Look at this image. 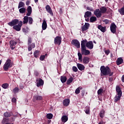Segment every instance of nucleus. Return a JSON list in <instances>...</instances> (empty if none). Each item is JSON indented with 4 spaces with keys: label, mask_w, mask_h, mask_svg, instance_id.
Returning a JSON list of instances; mask_svg holds the SVG:
<instances>
[{
    "label": "nucleus",
    "mask_w": 124,
    "mask_h": 124,
    "mask_svg": "<svg viewBox=\"0 0 124 124\" xmlns=\"http://www.w3.org/2000/svg\"><path fill=\"white\" fill-rule=\"evenodd\" d=\"M60 80L62 83L63 84V83H65V82L67 81V78H66L65 76H61Z\"/></svg>",
    "instance_id": "c85d7f7f"
},
{
    "label": "nucleus",
    "mask_w": 124,
    "mask_h": 124,
    "mask_svg": "<svg viewBox=\"0 0 124 124\" xmlns=\"http://www.w3.org/2000/svg\"><path fill=\"white\" fill-rule=\"evenodd\" d=\"M12 102H13V103H16L17 102V100L16 99V98L15 97L12 98Z\"/></svg>",
    "instance_id": "5fc2aeb1"
},
{
    "label": "nucleus",
    "mask_w": 124,
    "mask_h": 124,
    "mask_svg": "<svg viewBox=\"0 0 124 124\" xmlns=\"http://www.w3.org/2000/svg\"><path fill=\"white\" fill-rule=\"evenodd\" d=\"M29 22V16H25L23 18V24H28Z\"/></svg>",
    "instance_id": "473e14b6"
},
{
    "label": "nucleus",
    "mask_w": 124,
    "mask_h": 124,
    "mask_svg": "<svg viewBox=\"0 0 124 124\" xmlns=\"http://www.w3.org/2000/svg\"><path fill=\"white\" fill-rule=\"evenodd\" d=\"M82 62L84 64H88L90 62V58L85 56L82 59Z\"/></svg>",
    "instance_id": "2eb2a0df"
},
{
    "label": "nucleus",
    "mask_w": 124,
    "mask_h": 124,
    "mask_svg": "<svg viewBox=\"0 0 124 124\" xmlns=\"http://www.w3.org/2000/svg\"><path fill=\"white\" fill-rule=\"evenodd\" d=\"M89 28H90V23H85V24L81 27L82 31H88Z\"/></svg>",
    "instance_id": "f8f14e48"
},
{
    "label": "nucleus",
    "mask_w": 124,
    "mask_h": 124,
    "mask_svg": "<svg viewBox=\"0 0 124 124\" xmlns=\"http://www.w3.org/2000/svg\"><path fill=\"white\" fill-rule=\"evenodd\" d=\"M102 93H103V89L101 88L99 89L97 91V93L98 95L101 94Z\"/></svg>",
    "instance_id": "c03bdc74"
},
{
    "label": "nucleus",
    "mask_w": 124,
    "mask_h": 124,
    "mask_svg": "<svg viewBox=\"0 0 124 124\" xmlns=\"http://www.w3.org/2000/svg\"><path fill=\"white\" fill-rule=\"evenodd\" d=\"M86 9L87 10H89V11H91L92 12H93V7L88 6Z\"/></svg>",
    "instance_id": "a18cd8bd"
},
{
    "label": "nucleus",
    "mask_w": 124,
    "mask_h": 124,
    "mask_svg": "<svg viewBox=\"0 0 124 124\" xmlns=\"http://www.w3.org/2000/svg\"><path fill=\"white\" fill-rule=\"evenodd\" d=\"M97 29L101 31L102 32H105L106 31V27H103L101 25H98Z\"/></svg>",
    "instance_id": "dca6fc26"
},
{
    "label": "nucleus",
    "mask_w": 124,
    "mask_h": 124,
    "mask_svg": "<svg viewBox=\"0 0 124 124\" xmlns=\"http://www.w3.org/2000/svg\"><path fill=\"white\" fill-rule=\"evenodd\" d=\"M110 31L112 33H116L117 31V25H116L115 23L112 22L110 24Z\"/></svg>",
    "instance_id": "423d86ee"
},
{
    "label": "nucleus",
    "mask_w": 124,
    "mask_h": 124,
    "mask_svg": "<svg viewBox=\"0 0 124 124\" xmlns=\"http://www.w3.org/2000/svg\"><path fill=\"white\" fill-rule=\"evenodd\" d=\"M24 6H25V3L22 1H20L19 3L18 8H21V7H24Z\"/></svg>",
    "instance_id": "ea45409f"
},
{
    "label": "nucleus",
    "mask_w": 124,
    "mask_h": 124,
    "mask_svg": "<svg viewBox=\"0 0 124 124\" xmlns=\"http://www.w3.org/2000/svg\"><path fill=\"white\" fill-rule=\"evenodd\" d=\"M59 12H60V14H62V8L60 9Z\"/></svg>",
    "instance_id": "338daca9"
},
{
    "label": "nucleus",
    "mask_w": 124,
    "mask_h": 124,
    "mask_svg": "<svg viewBox=\"0 0 124 124\" xmlns=\"http://www.w3.org/2000/svg\"><path fill=\"white\" fill-rule=\"evenodd\" d=\"M92 16V12L86 11L84 15V18H90Z\"/></svg>",
    "instance_id": "a878e982"
},
{
    "label": "nucleus",
    "mask_w": 124,
    "mask_h": 124,
    "mask_svg": "<svg viewBox=\"0 0 124 124\" xmlns=\"http://www.w3.org/2000/svg\"><path fill=\"white\" fill-rule=\"evenodd\" d=\"M71 44L78 48H80V42L77 39H74L71 42Z\"/></svg>",
    "instance_id": "9d476101"
},
{
    "label": "nucleus",
    "mask_w": 124,
    "mask_h": 124,
    "mask_svg": "<svg viewBox=\"0 0 124 124\" xmlns=\"http://www.w3.org/2000/svg\"><path fill=\"white\" fill-rule=\"evenodd\" d=\"M100 10L101 14H104V13H106L107 8L105 6H102L101 8H100Z\"/></svg>",
    "instance_id": "5701e85b"
},
{
    "label": "nucleus",
    "mask_w": 124,
    "mask_h": 124,
    "mask_svg": "<svg viewBox=\"0 0 124 124\" xmlns=\"http://www.w3.org/2000/svg\"><path fill=\"white\" fill-rule=\"evenodd\" d=\"M119 12L121 15H124V5L121 9L119 10Z\"/></svg>",
    "instance_id": "58836bf2"
},
{
    "label": "nucleus",
    "mask_w": 124,
    "mask_h": 124,
    "mask_svg": "<svg viewBox=\"0 0 124 124\" xmlns=\"http://www.w3.org/2000/svg\"><path fill=\"white\" fill-rule=\"evenodd\" d=\"M124 63V59L122 58H118L116 60V64L117 65H120V64H122V63Z\"/></svg>",
    "instance_id": "412c9836"
},
{
    "label": "nucleus",
    "mask_w": 124,
    "mask_h": 124,
    "mask_svg": "<svg viewBox=\"0 0 124 124\" xmlns=\"http://www.w3.org/2000/svg\"><path fill=\"white\" fill-rule=\"evenodd\" d=\"M72 70L74 72H77L78 71V69L77 68V67L76 66H73Z\"/></svg>",
    "instance_id": "09e8293b"
},
{
    "label": "nucleus",
    "mask_w": 124,
    "mask_h": 124,
    "mask_svg": "<svg viewBox=\"0 0 124 124\" xmlns=\"http://www.w3.org/2000/svg\"><path fill=\"white\" fill-rule=\"evenodd\" d=\"M9 43L10 44V47L12 50H14L15 49L16 45L17 44V42L15 41L14 40H11L9 42Z\"/></svg>",
    "instance_id": "4468645a"
},
{
    "label": "nucleus",
    "mask_w": 124,
    "mask_h": 124,
    "mask_svg": "<svg viewBox=\"0 0 124 124\" xmlns=\"http://www.w3.org/2000/svg\"><path fill=\"white\" fill-rule=\"evenodd\" d=\"M73 81V78L70 77L69 79H67L66 82L67 85H70L71 83H72V81Z\"/></svg>",
    "instance_id": "f704fd0d"
},
{
    "label": "nucleus",
    "mask_w": 124,
    "mask_h": 124,
    "mask_svg": "<svg viewBox=\"0 0 124 124\" xmlns=\"http://www.w3.org/2000/svg\"><path fill=\"white\" fill-rule=\"evenodd\" d=\"M42 28L43 31H45L46 29H47V22H46V20H44L42 25Z\"/></svg>",
    "instance_id": "4be33fe9"
},
{
    "label": "nucleus",
    "mask_w": 124,
    "mask_h": 124,
    "mask_svg": "<svg viewBox=\"0 0 124 124\" xmlns=\"http://www.w3.org/2000/svg\"><path fill=\"white\" fill-rule=\"evenodd\" d=\"M30 3H31V1L27 0L26 2V5H30Z\"/></svg>",
    "instance_id": "e2e57ef3"
},
{
    "label": "nucleus",
    "mask_w": 124,
    "mask_h": 124,
    "mask_svg": "<svg viewBox=\"0 0 124 124\" xmlns=\"http://www.w3.org/2000/svg\"><path fill=\"white\" fill-rule=\"evenodd\" d=\"M103 22H104V23H105L106 25H107L108 23H109L110 20L108 19H105L103 20Z\"/></svg>",
    "instance_id": "3c124183"
},
{
    "label": "nucleus",
    "mask_w": 124,
    "mask_h": 124,
    "mask_svg": "<svg viewBox=\"0 0 124 124\" xmlns=\"http://www.w3.org/2000/svg\"><path fill=\"white\" fill-rule=\"evenodd\" d=\"M43 99V97L41 95H36L33 96V100H37V101H39L40 100H42Z\"/></svg>",
    "instance_id": "f3484780"
},
{
    "label": "nucleus",
    "mask_w": 124,
    "mask_h": 124,
    "mask_svg": "<svg viewBox=\"0 0 124 124\" xmlns=\"http://www.w3.org/2000/svg\"><path fill=\"white\" fill-rule=\"evenodd\" d=\"M19 23H20V21H19V19H15L8 23V25L10 27H14V26L17 25V24H19Z\"/></svg>",
    "instance_id": "39448f33"
},
{
    "label": "nucleus",
    "mask_w": 124,
    "mask_h": 124,
    "mask_svg": "<svg viewBox=\"0 0 124 124\" xmlns=\"http://www.w3.org/2000/svg\"><path fill=\"white\" fill-rule=\"evenodd\" d=\"M34 74L35 76H38V75H39V73H38V72H35Z\"/></svg>",
    "instance_id": "69168bd1"
},
{
    "label": "nucleus",
    "mask_w": 124,
    "mask_h": 124,
    "mask_svg": "<svg viewBox=\"0 0 124 124\" xmlns=\"http://www.w3.org/2000/svg\"><path fill=\"white\" fill-rule=\"evenodd\" d=\"M82 55L83 54H82V53L80 52L78 53V61H79L80 62H83V58H82Z\"/></svg>",
    "instance_id": "7c9ffc66"
},
{
    "label": "nucleus",
    "mask_w": 124,
    "mask_h": 124,
    "mask_svg": "<svg viewBox=\"0 0 124 124\" xmlns=\"http://www.w3.org/2000/svg\"><path fill=\"white\" fill-rule=\"evenodd\" d=\"M22 26L23 21H19V22L18 24V25H15L14 27H13V29L14 30H15L16 31H21V28H22Z\"/></svg>",
    "instance_id": "20e7f679"
},
{
    "label": "nucleus",
    "mask_w": 124,
    "mask_h": 124,
    "mask_svg": "<svg viewBox=\"0 0 124 124\" xmlns=\"http://www.w3.org/2000/svg\"><path fill=\"white\" fill-rule=\"evenodd\" d=\"M12 115H13V113H12V112L6 111L4 113L3 116L4 117H5V118H10V117H11Z\"/></svg>",
    "instance_id": "a211bd4d"
},
{
    "label": "nucleus",
    "mask_w": 124,
    "mask_h": 124,
    "mask_svg": "<svg viewBox=\"0 0 124 124\" xmlns=\"http://www.w3.org/2000/svg\"><path fill=\"white\" fill-rule=\"evenodd\" d=\"M31 42H32V41L31 40V38L29 37L28 38V45H30V44H31Z\"/></svg>",
    "instance_id": "8fccbe9b"
},
{
    "label": "nucleus",
    "mask_w": 124,
    "mask_h": 124,
    "mask_svg": "<svg viewBox=\"0 0 124 124\" xmlns=\"http://www.w3.org/2000/svg\"><path fill=\"white\" fill-rule=\"evenodd\" d=\"M105 115V111L104 109H102L100 111V113H99V116L100 118H104V116Z\"/></svg>",
    "instance_id": "2f4dec72"
},
{
    "label": "nucleus",
    "mask_w": 124,
    "mask_h": 124,
    "mask_svg": "<svg viewBox=\"0 0 124 124\" xmlns=\"http://www.w3.org/2000/svg\"><path fill=\"white\" fill-rule=\"evenodd\" d=\"M85 48H88V49L92 50V49L93 48V41H90L88 42L87 40V42L85 43Z\"/></svg>",
    "instance_id": "0eeeda50"
},
{
    "label": "nucleus",
    "mask_w": 124,
    "mask_h": 124,
    "mask_svg": "<svg viewBox=\"0 0 124 124\" xmlns=\"http://www.w3.org/2000/svg\"><path fill=\"white\" fill-rule=\"evenodd\" d=\"M28 49V51H31V50H32V47L30 46H29Z\"/></svg>",
    "instance_id": "680f3d73"
},
{
    "label": "nucleus",
    "mask_w": 124,
    "mask_h": 124,
    "mask_svg": "<svg viewBox=\"0 0 124 124\" xmlns=\"http://www.w3.org/2000/svg\"><path fill=\"white\" fill-rule=\"evenodd\" d=\"M69 102H70L69 99H66L63 100V104L64 106H68L69 105Z\"/></svg>",
    "instance_id": "cd10ccee"
},
{
    "label": "nucleus",
    "mask_w": 124,
    "mask_h": 124,
    "mask_svg": "<svg viewBox=\"0 0 124 124\" xmlns=\"http://www.w3.org/2000/svg\"><path fill=\"white\" fill-rule=\"evenodd\" d=\"M116 93H117V94L122 95L123 92H122V90H121V87L119 85L116 86Z\"/></svg>",
    "instance_id": "6ab92c4d"
},
{
    "label": "nucleus",
    "mask_w": 124,
    "mask_h": 124,
    "mask_svg": "<svg viewBox=\"0 0 124 124\" xmlns=\"http://www.w3.org/2000/svg\"><path fill=\"white\" fill-rule=\"evenodd\" d=\"M36 82H37L36 85L38 88H39V87H41V86H43V85H44V80H43L41 78H39L36 79Z\"/></svg>",
    "instance_id": "1a4fd4ad"
},
{
    "label": "nucleus",
    "mask_w": 124,
    "mask_h": 124,
    "mask_svg": "<svg viewBox=\"0 0 124 124\" xmlns=\"http://www.w3.org/2000/svg\"><path fill=\"white\" fill-rule=\"evenodd\" d=\"M19 88H20V90H23V89H24V85L22 84H20L19 85Z\"/></svg>",
    "instance_id": "bf43d9fd"
},
{
    "label": "nucleus",
    "mask_w": 124,
    "mask_h": 124,
    "mask_svg": "<svg viewBox=\"0 0 124 124\" xmlns=\"http://www.w3.org/2000/svg\"><path fill=\"white\" fill-rule=\"evenodd\" d=\"M33 55L34 58H38L39 57V50H35L34 52Z\"/></svg>",
    "instance_id": "72a5a7b5"
},
{
    "label": "nucleus",
    "mask_w": 124,
    "mask_h": 124,
    "mask_svg": "<svg viewBox=\"0 0 124 124\" xmlns=\"http://www.w3.org/2000/svg\"><path fill=\"white\" fill-rule=\"evenodd\" d=\"M9 122V118H6L5 117H4L1 121L2 124H7Z\"/></svg>",
    "instance_id": "c756f323"
},
{
    "label": "nucleus",
    "mask_w": 124,
    "mask_h": 124,
    "mask_svg": "<svg viewBox=\"0 0 124 124\" xmlns=\"http://www.w3.org/2000/svg\"><path fill=\"white\" fill-rule=\"evenodd\" d=\"M81 92V95L82 97H84V95H85V93H86V90H83Z\"/></svg>",
    "instance_id": "864d4df0"
},
{
    "label": "nucleus",
    "mask_w": 124,
    "mask_h": 124,
    "mask_svg": "<svg viewBox=\"0 0 124 124\" xmlns=\"http://www.w3.org/2000/svg\"><path fill=\"white\" fill-rule=\"evenodd\" d=\"M62 123H66L68 121V117L66 115H63L61 118Z\"/></svg>",
    "instance_id": "bb28decb"
},
{
    "label": "nucleus",
    "mask_w": 124,
    "mask_h": 124,
    "mask_svg": "<svg viewBox=\"0 0 124 124\" xmlns=\"http://www.w3.org/2000/svg\"><path fill=\"white\" fill-rule=\"evenodd\" d=\"M85 113L86 114H90V108H87L85 110Z\"/></svg>",
    "instance_id": "13d9d810"
},
{
    "label": "nucleus",
    "mask_w": 124,
    "mask_h": 124,
    "mask_svg": "<svg viewBox=\"0 0 124 124\" xmlns=\"http://www.w3.org/2000/svg\"><path fill=\"white\" fill-rule=\"evenodd\" d=\"M28 46H31L32 48H35V44L34 43L28 45Z\"/></svg>",
    "instance_id": "603ef678"
},
{
    "label": "nucleus",
    "mask_w": 124,
    "mask_h": 124,
    "mask_svg": "<svg viewBox=\"0 0 124 124\" xmlns=\"http://www.w3.org/2000/svg\"><path fill=\"white\" fill-rule=\"evenodd\" d=\"M45 59V55H41L40 57V61H44Z\"/></svg>",
    "instance_id": "6e6d98bb"
},
{
    "label": "nucleus",
    "mask_w": 124,
    "mask_h": 124,
    "mask_svg": "<svg viewBox=\"0 0 124 124\" xmlns=\"http://www.w3.org/2000/svg\"><path fill=\"white\" fill-rule=\"evenodd\" d=\"M100 71L101 74L103 75V76H113V74H114V72H111V69L109 66H107L105 67L104 65H102L100 67Z\"/></svg>",
    "instance_id": "f257e3e1"
},
{
    "label": "nucleus",
    "mask_w": 124,
    "mask_h": 124,
    "mask_svg": "<svg viewBox=\"0 0 124 124\" xmlns=\"http://www.w3.org/2000/svg\"><path fill=\"white\" fill-rule=\"evenodd\" d=\"M108 80L109 82H112L113 81V78L112 77L108 78Z\"/></svg>",
    "instance_id": "0e129e2a"
},
{
    "label": "nucleus",
    "mask_w": 124,
    "mask_h": 124,
    "mask_svg": "<svg viewBox=\"0 0 124 124\" xmlns=\"http://www.w3.org/2000/svg\"><path fill=\"white\" fill-rule=\"evenodd\" d=\"M62 44V37L59 36L54 38V44L55 45H61Z\"/></svg>",
    "instance_id": "6e6552de"
},
{
    "label": "nucleus",
    "mask_w": 124,
    "mask_h": 124,
    "mask_svg": "<svg viewBox=\"0 0 124 124\" xmlns=\"http://www.w3.org/2000/svg\"><path fill=\"white\" fill-rule=\"evenodd\" d=\"M96 21V17L95 16H91L90 18V21L91 23H93Z\"/></svg>",
    "instance_id": "c9c22d12"
},
{
    "label": "nucleus",
    "mask_w": 124,
    "mask_h": 124,
    "mask_svg": "<svg viewBox=\"0 0 124 124\" xmlns=\"http://www.w3.org/2000/svg\"><path fill=\"white\" fill-rule=\"evenodd\" d=\"M32 22H33V20L32 19V17H29V23L30 25H31L32 24Z\"/></svg>",
    "instance_id": "de8ad7c7"
},
{
    "label": "nucleus",
    "mask_w": 124,
    "mask_h": 124,
    "mask_svg": "<svg viewBox=\"0 0 124 124\" xmlns=\"http://www.w3.org/2000/svg\"><path fill=\"white\" fill-rule=\"evenodd\" d=\"M12 65H13V64H12L11 62V59H7L3 67L4 71H7L8 68H11V67H12Z\"/></svg>",
    "instance_id": "7ed1b4c3"
},
{
    "label": "nucleus",
    "mask_w": 124,
    "mask_h": 124,
    "mask_svg": "<svg viewBox=\"0 0 124 124\" xmlns=\"http://www.w3.org/2000/svg\"><path fill=\"white\" fill-rule=\"evenodd\" d=\"M105 53L107 56H108L110 54V50L109 49L106 50L105 51Z\"/></svg>",
    "instance_id": "4d7b16f0"
},
{
    "label": "nucleus",
    "mask_w": 124,
    "mask_h": 124,
    "mask_svg": "<svg viewBox=\"0 0 124 124\" xmlns=\"http://www.w3.org/2000/svg\"><path fill=\"white\" fill-rule=\"evenodd\" d=\"M86 42H87V39H84L81 41V53L82 55L84 56H89L91 54V52L87 49Z\"/></svg>",
    "instance_id": "f03ea898"
},
{
    "label": "nucleus",
    "mask_w": 124,
    "mask_h": 124,
    "mask_svg": "<svg viewBox=\"0 0 124 124\" xmlns=\"http://www.w3.org/2000/svg\"><path fill=\"white\" fill-rule=\"evenodd\" d=\"M46 118L48 119V120H51L53 118V114L52 113L47 114L46 115Z\"/></svg>",
    "instance_id": "a19ab883"
},
{
    "label": "nucleus",
    "mask_w": 124,
    "mask_h": 124,
    "mask_svg": "<svg viewBox=\"0 0 124 124\" xmlns=\"http://www.w3.org/2000/svg\"><path fill=\"white\" fill-rule=\"evenodd\" d=\"M14 121H15V119H14L13 117L11 118L10 120H9V122H11V123L14 122Z\"/></svg>",
    "instance_id": "052dcab7"
},
{
    "label": "nucleus",
    "mask_w": 124,
    "mask_h": 124,
    "mask_svg": "<svg viewBox=\"0 0 124 124\" xmlns=\"http://www.w3.org/2000/svg\"><path fill=\"white\" fill-rule=\"evenodd\" d=\"M20 13H25L26 12V8H21L19 10Z\"/></svg>",
    "instance_id": "79ce46f5"
},
{
    "label": "nucleus",
    "mask_w": 124,
    "mask_h": 124,
    "mask_svg": "<svg viewBox=\"0 0 124 124\" xmlns=\"http://www.w3.org/2000/svg\"><path fill=\"white\" fill-rule=\"evenodd\" d=\"M77 65L78 68L80 71H82V70H85V66H84V65L80 63H78Z\"/></svg>",
    "instance_id": "aec40b11"
},
{
    "label": "nucleus",
    "mask_w": 124,
    "mask_h": 124,
    "mask_svg": "<svg viewBox=\"0 0 124 124\" xmlns=\"http://www.w3.org/2000/svg\"><path fill=\"white\" fill-rule=\"evenodd\" d=\"M46 9L47 12H48V13L50 14V15H51V16H54V14L53 13V11L52 10L51 7H50L49 5H46Z\"/></svg>",
    "instance_id": "ddd939ff"
},
{
    "label": "nucleus",
    "mask_w": 124,
    "mask_h": 124,
    "mask_svg": "<svg viewBox=\"0 0 124 124\" xmlns=\"http://www.w3.org/2000/svg\"><path fill=\"white\" fill-rule=\"evenodd\" d=\"M122 97V95L117 94L114 97V102H118L119 100H121V98Z\"/></svg>",
    "instance_id": "393cba45"
},
{
    "label": "nucleus",
    "mask_w": 124,
    "mask_h": 124,
    "mask_svg": "<svg viewBox=\"0 0 124 124\" xmlns=\"http://www.w3.org/2000/svg\"><path fill=\"white\" fill-rule=\"evenodd\" d=\"M22 31L24 32L25 34H27V33L29 32V30H28L27 29L23 28L22 29Z\"/></svg>",
    "instance_id": "49530a36"
},
{
    "label": "nucleus",
    "mask_w": 124,
    "mask_h": 124,
    "mask_svg": "<svg viewBox=\"0 0 124 124\" xmlns=\"http://www.w3.org/2000/svg\"><path fill=\"white\" fill-rule=\"evenodd\" d=\"M8 87H9V84H8V83H3L2 84V88H3V89H6Z\"/></svg>",
    "instance_id": "4c0bfd02"
},
{
    "label": "nucleus",
    "mask_w": 124,
    "mask_h": 124,
    "mask_svg": "<svg viewBox=\"0 0 124 124\" xmlns=\"http://www.w3.org/2000/svg\"><path fill=\"white\" fill-rule=\"evenodd\" d=\"M19 91H20V89H19V88L15 87L13 90V93H14L15 94L18 93H19Z\"/></svg>",
    "instance_id": "e433bc0d"
},
{
    "label": "nucleus",
    "mask_w": 124,
    "mask_h": 124,
    "mask_svg": "<svg viewBox=\"0 0 124 124\" xmlns=\"http://www.w3.org/2000/svg\"><path fill=\"white\" fill-rule=\"evenodd\" d=\"M76 94H79L80 93V87H78L75 91Z\"/></svg>",
    "instance_id": "37998d69"
},
{
    "label": "nucleus",
    "mask_w": 124,
    "mask_h": 124,
    "mask_svg": "<svg viewBox=\"0 0 124 124\" xmlns=\"http://www.w3.org/2000/svg\"><path fill=\"white\" fill-rule=\"evenodd\" d=\"M94 14L97 18H100L101 16H102V14H101L100 10H99V9H96L94 11Z\"/></svg>",
    "instance_id": "9b49d317"
},
{
    "label": "nucleus",
    "mask_w": 124,
    "mask_h": 124,
    "mask_svg": "<svg viewBox=\"0 0 124 124\" xmlns=\"http://www.w3.org/2000/svg\"><path fill=\"white\" fill-rule=\"evenodd\" d=\"M28 13L26 14L27 16H31L32 12L31 6H29L27 9Z\"/></svg>",
    "instance_id": "b1692460"
},
{
    "label": "nucleus",
    "mask_w": 124,
    "mask_h": 124,
    "mask_svg": "<svg viewBox=\"0 0 124 124\" xmlns=\"http://www.w3.org/2000/svg\"><path fill=\"white\" fill-rule=\"evenodd\" d=\"M122 81L124 83V75L122 77Z\"/></svg>",
    "instance_id": "774afa93"
}]
</instances>
